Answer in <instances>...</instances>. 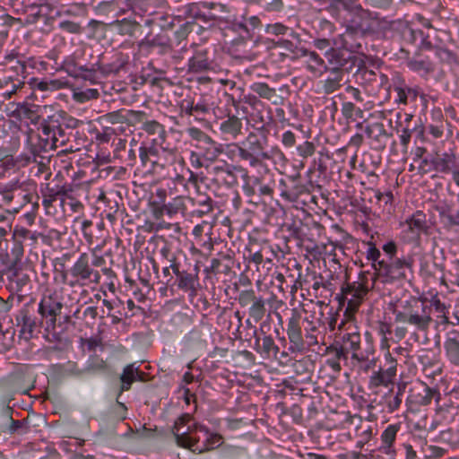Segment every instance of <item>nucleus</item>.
I'll use <instances>...</instances> for the list:
<instances>
[{
	"label": "nucleus",
	"mask_w": 459,
	"mask_h": 459,
	"mask_svg": "<svg viewBox=\"0 0 459 459\" xmlns=\"http://www.w3.org/2000/svg\"><path fill=\"white\" fill-rule=\"evenodd\" d=\"M162 145L163 143H156V142L151 141L150 143H143L142 146L139 147V158L143 167L150 166L151 169L164 167L160 160V148L164 149Z\"/></svg>",
	"instance_id": "obj_20"
},
{
	"label": "nucleus",
	"mask_w": 459,
	"mask_h": 459,
	"mask_svg": "<svg viewBox=\"0 0 459 459\" xmlns=\"http://www.w3.org/2000/svg\"><path fill=\"white\" fill-rule=\"evenodd\" d=\"M13 238L22 251V245L24 242L28 240L34 242L37 239L34 233H32L30 230L23 227H15L13 230Z\"/></svg>",
	"instance_id": "obj_51"
},
{
	"label": "nucleus",
	"mask_w": 459,
	"mask_h": 459,
	"mask_svg": "<svg viewBox=\"0 0 459 459\" xmlns=\"http://www.w3.org/2000/svg\"><path fill=\"white\" fill-rule=\"evenodd\" d=\"M215 66L212 54L207 48L196 49L188 60V70L195 74L214 71Z\"/></svg>",
	"instance_id": "obj_18"
},
{
	"label": "nucleus",
	"mask_w": 459,
	"mask_h": 459,
	"mask_svg": "<svg viewBox=\"0 0 459 459\" xmlns=\"http://www.w3.org/2000/svg\"><path fill=\"white\" fill-rule=\"evenodd\" d=\"M440 393L437 389L429 387L426 384H422L420 390L416 395V403L419 405L426 406L431 403L434 399L437 403L440 400Z\"/></svg>",
	"instance_id": "obj_41"
},
{
	"label": "nucleus",
	"mask_w": 459,
	"mask_h": 459,
	"mask_svg": "<svg viewBox=\"0 0 459 459\" xmlns=\"http://www.w3.org/2000/svg\"><path fill=\"white\" fill-rule=\"evenodd\" d=\"M256 297L257 296L255 295L254 290H244L239 292L237 300L240 307H246L247 306H250L252 302L256 299Z\"/></svg>",
	"instance_id": "obj_62"
},
{
	"label": "nucleus",
	"mask_w": 459,
	"mask_h": 459,
	"mask_svg": "<svg viewBox=\"0 0 459 459\" xmlns=\"http://www.w3.org/2000/svg\"><path fill=\"white\" fill-rule=\"evenodd\" d=\"M135 370L136 367L134 364H128L123 368V372L120 375L121 385L118 395L131 389L133 383L136 381L137 374H135Z\"/></svg>",
	"instance_id": "obj_43"
},
{
	"label": "nucleus",
	"mask_w": 459,
	"mask_h": 459,
	"mask_svg": "<svg viewBox=\"0 0 459 459\" xmlns=\"http://www.w3.org/2000/svg\"><path fill=\"white\" fill-rule=\"evenodd\" d=\"M266 312L265 300L262 296H257L248 308V315L255 323L261 321Z\"/></svg>",
	"instance_id": "obj_47"
},
{
	"label": "nucleus",
	"mask_w": 459,
	"mask_h": 459,
	"mask_svg": "<svg viewBox=\"0 0 459 459\" xmlns=\"http://www.w3.org/2000/svg\"><path fill=\"white\" fill-rule=\"evenodd\" d=\"M68 273L74 279L69 284L74 286L82 281L84 285L86 281L91 283H100V273L94 270L90 264V257L87 253H82L74 265L69 269Z\"/></svg>",
	"instance_id": "obj_8"
},
{
	"label": "nucleus",
	"mask_w": 459,
	"mask_h": 459,
	"mask_svg": "<svg viewBox=\"0 0 459 459\" xmlns=\"http://www.w3.org/2000/svg\"><path fill=\"white\" fill-rule=\"evenodd\" d=\"M342 344L347 348V351H351V359L356 360H368V354L373 353V349L369 347L365 351L360 349V334L358 332L351 331L344 333L342 337Z\"/></svg>",
	"instance_id": "obj_22"
},
{
	"label": "nucleus",
	"mask_w": 459,
	"mask_h": 459,
	"mask_svg": "<svg viewBox=\"0 0 459 459\" xmlns=\"http://www.w3.org/2000/svg\"><path fill=\"white\" fill-rule=\"evenodd\" d=\"M192 140L195 141V147L204 144L211 137L197 127H189L186 130Z\"/></svg>",
	"instance_id": "obj_59"
},
{
	"label": "nucleus",
	"mask_w": 459,
	"mask_h": 459,
	"mask_svg": "<svg viewBox=\"0 0 459 459\" xmlns=\"http://www.w3.org/2000/svg\"><path fill=\"white\" fill-rule=\"evenodd\" d=\"M222 258L223 260H227L229 263L225 264L219 258H212L211 260V265L206 267L204 271L213 274H228L231 271V257L230 255H223Z\"/></svg>",
	"instance_id": "obj_44"
},
{
	"label": "nucleus",
	"mask_w": 459,
	"mask_h": 459,
	"mask_svg": "<svg viewBox=\"0 0 459 459\" xmlns=\"http://www.w3.org/2000/svg\"><path fill=\"white\" fill-rule=\"evenodd\" d=\"M280 186L285 187L284 189L281 190V196L290 203L297 202L299 196L307 191V187L304 185L296 184L294 180L293 185L290 187L287 188L285 181L283 179H281Z\"/></svg>",
	"instance_id": "obj_40"
},
{
	"label": "nucleus",
	"mask_w": 459,
	"mask_h": 459,
	"mask_svg": "<svg viewBox=\"0 0 459 459\" xmlns=\"http://www.w3.org/2000/svg\"><path fill=\"white\" fill-rule=\"evenodd\" d=\"M444 349L447 360L459 367V332L453 330L447 333L444 342Z\"/></svg>",
	"instance_id": "obj_28"
},
{
	"label": "nucleus",
	"mask_w": 459,
	"mask_h": 459,
	"mask_svg": "<svg viewBox=\"0 0 459 459\" xmlns=\"http://www.w3.org/2000/svg\"><path fill=\"white\" fill-rule=\"evenodd\" d=\"M435 54L442 63H446L449 65L457 63L456 55L447 48L437 47L435 48Z\"/></svg>",
	"instance_id": "obj_57"
},
{
	"label": "nucleus",
	"mask_w": 459,
	"mask_h": 459,
	"mask_svg": "<svg viewBox=\"0 0 459 459\" xmlns=\"http://www.w3.org/2000/svg\"><path fill=\"white\" fill-rule=\"evenodd\" d=\"M324 56L325 58V73L342 72L351 74L352 73V65L359 62L357 56L342 48H330L325 52Z\"/></svg>",
	"instance_id": "obj_6"
},
{
	"label": "nucleus",
	"mask_w": 459,
	"mask_h": 459,
	"mask_svg": "<svg viewBox=\"0 0 459 459\" xmlns=\"http://www.w3.org/2000/svg\"><path fill=\"white\" fill-rule=\"evenodd\" d=\"M301 56L308 57L307 69L310 72L315 73L317 70V67H323V69H325V58L324 59L323 57H321L316 52L310 51L305 48L304 51H302ZM323 73H325V70H323L320 73V74H322Z\"/></svg>",
	"instance_id": "obj_49"
},
{
	"label": "nucleus",
	"mask_w": 459,
	"mask_h": 459,
	"mask_svg": "<svg viewBox=\"0 0 459 459\" xmlns=\"http://www.w3.org/2000/svg\"><path fill=\"white\" fill-rule=\"evenodd\" d=\"M251 181L256 190V194L259 195L272 196L273 192L272 187L268 185H263L260 178L255 177L251 179Z\"/></svg>",
	"instance_id": "obj_64"
},
{
	"label": "nucleus",
	"mask_w": 459,
	"mask_h": 459,
	"mask_svg": "<svg viewBox=\"0 0 459 459\" xmlns=\"http://www.w3.org/2000/svg\"><path fill=\"white\" fill-rule=\"evenodd\" d=\"M143 129L150 135H157L151 141L156 142V143H164L166 131L161 124L156 120L146 121L143 125Z\"/></svg>",
	"instance_id": "obj_42"
},
{
	"label": "nucleus",
	"mask_w": 459,
	"mask_h": 459,
	"mask_svg": "<svg viewBox=\"0 0 459 459\" xmlns=\"http://www.w3.org/2000/svg\"><path fill=\"white\" fill-rule=\"evenodd\" d=\"M395 376L394 367H387L386 369L379 368L370 377L369 384L376 387L380 385L388 386V385L393 384Z\"/></svg>",
	"instance_id": "obj_39"
},
{
	"label": "nucleus",
	"mask_w": 459,
	"mask_h": 459,
	"mask_svg": "<svg viewBox=\"0 0 459 459\" xmlns=\"http://www.w3.org/2000/svg\"><path fill=\"white\" fill-rule=\"evenodd\" d=\"M402 225L404 227L403 230L404 241L417 247L421 245V235L428 236L431 232V226L427 221V215L420 210L408 216Z\"/></svg>",
	"instance_id": "obj_5"
},
{
	"label": "nucleus",
	"mask_w": 459,
	"mask_h": 459,
	"mask_svg": "<svg viewBox=\"0 0 459 459\" xmlns=\"http://www.w3.org/2000/svg\"><path fill=\"white\" fill-rule=\"evenodd\" d=\"M90 67H95V82L98 80L97 73L100 72L103 75L107 76L111 74H117L123 67V64H107V65H100V63L98 61L94 64H91Z\"/></svg>",
	"instance_id": "obj_53"
},
{
	"label": "nucleus",
	"mask_w": 459,
	"mask_h": 459,
	"mask_svg": "<svg viewBox=\"0 0 459 459\" xmlns=\"http://www.w3.org/2000/svg\"><path fill=\"white\" fill-rule=\"evenodd\" d=\"M255 350L264 358L276 357L279 352V347L275 344L271 335H264L263 338L256 336L255 331Z\"/></svg>",
	"instance_id": "obj_33"
},
{
	"label": "nucleus",
	"mask_w": 459,
	"mask_h": 459,
	"mask_svg": "<svg viewBox=\"0 0 459 459\" xmlns=\"http://www.w3.org/2000/svg\"><path fill=\"white\" fill-rule=\"evenodd\" d=\"M406 65L411 71L418 73L423 78H427L435 70L433 63L428 58H409L406 61Z\"/></svg>",
	"instance_id": "obj_38"
},
{
	"label": "nucleus",
	"mask_w": 459,
	"mask_h": 459,
	"mask_svg": "<svg viewBox=\"0 0 459 459\" xmlns=\"http://www.w3.org/2000/svg\"><path fill=\"white\" fill-rule=\"evenodd\" d=\"M221 133L226 136V139H237L242 134V119L235 115H228L220 124Z\"/></svg>",
	"instance_id": "obj_30"
},
{
	"label": "nucleus",
	"mask_w": 459,
	"mask_h": 459,
	"mask_svg": "<svg viewBox=\"0 0 459 459\" xmlns=\"http://www.w3.org/2000/svg\"><path fill=\"white\" fill-rule=\"evenodd\" d=\"M29 429L30 427L27 420H15L12 419L8 425V428L5 429V432L4 434L23 435L29 431Z\"/></svg>",
	"instance_id": "obj_54"
},
{
	"label": "nucleus",
	"mask_w": 459,
	"mask_h": 459,
	"mask_svg": "<svg viewBox=\"0 0 459 459\" xmlns=\"http://www.w3.org/2000/svg\"><path fill=\"white\" fill-rule=\"evenodd\" d=\"M358 61L355 65H352V77L355 83L361 86H368L373 82H376L378 77V74L374 70L369 69L365 61L358 56Z\"/></svg>",
	"instance_id": "obj_25"
},
{
	"label": "nucleus",
	"mask_w": 459,
	"mask_h": 459,
	"mask_svg": "<svg viewBox=\"0 0 459 459\" xmlns=\"http://www.w3.org/2000/svg\"><path fill=\"white\" fill-rule=\"evenodd\" d=\"M305 331H306V334H305L306 349L308 347H311L313 345L318 344L317 335L316 334V333L318 332V327L313 326V325L311 327L305 326Z\"/></svg>",
	"instance_id": "obj_63"
},
{
	"label": "nucleus",
	"mask_w": 459,
	"mask_h": 459,
	"mask_svg": "<svg viewBox=\"0 0 459 459\" xmlns=\"http://www.w3.org/2000/svg\"><path fill=\"white\" fill-rule=\"evenodd\" d=\"M265 31L268 34H273L275 36L280 35H290L294 36L295 32L291 28H289L281 23H273V24H267L265 27Z\"/></svg>",
	"instance_id": "obj_56"
},
{
	"label": "nucleus",
	"mask_w": 459,
	"mask_h": 459,
	"mask_svg": "<svg viewBox=\"0 0 459 459\" xmlns=\"http://www.w3.org/2000/svg\"><path fill=\"white\" fill-rule=\"evenodd\" d=\"M454 206L453 203L444 200L434 207L438 214L439 223L446 232L459 231V208L455 210Z\"/></svg>",
	"instance_id": "obj_11"
},
{
	"label": "nucleus",
	"mask_w": 459,
	"mask_h": 459,
	"mask_svg": "<svg viewBox=\"0 0 459 459\" xmlns=\"http://www.w3.org/2000/svg\"><path fill=\"white\" fill-rule=\"evenodd\" d=\"M63 308L61 298L56 294L45 295L39 304L38 312L42 318L47 319V328H55L56 316L60 315Z\"/></svg>",
	"instance_id": "obj_12"
},
{
	"label": "nucleus",
	"mask_w": 459,
	"mask_h": 459,
	"mask_svg": "<svg viewBox=\"0 0 459 459\" xmlns=\"http://www.w3.org/2000/svg\"><path fill=\"white\" fill-rule=\"evenodd\" d=\"M58 27L61 30L71 34H82L83 32V27L79 22L74 21H61Z\"/></svg>",
	"instance_id": "obj_58"
},
{
	"label": "nucleus",
	"mask_w": 459,
	"mask_h": 459,
	"mask_svg": "<svg viewBox=\"0 0 459 459\" xmlns=\"http://www.w3.org/2000/svg\"><path fill=\"white\" fill-rule=\"evenodd\" d=\"M9 281L11 290L21 296L27 295L31 289L30 275L22 270H15L9 276Z\"/></svg>",
	"instance_id": "obj_27"
},
{
	"label": "nucleus",
	"mask_w": 459,
	"mask_h": 459,
	"mask_svg": "<svg viewBox=\"0 0 459 459\" xmlns=\"http://www.w3.org/2000/svg\"><path fill=\"white\" fill-rule=\"evenodd\" d=\"M13 409L9 405H3L0 411V435L5 432V429L8 428L10 421L13 419Z\"/></svg>",
	"instance_id": "obj_60"
},
{
	"label": "nucleus",
	"mask_w": 459,
	"mask_h": 459,
	"mask_svg": "<svg viewBox=\"0 0 459 459\" xmlns=\"http://www.w3.org/2000/svg\"><path fill=\"white\" fill-rule=\"evenodd\" d=\"M329 75L320 81L322 91L325 94H332L342 88L343 85V78L345 73L342 72H328Z\"/></svg>",
	"instance_id": "obj_36"
},
{
	"label": "nucleus",
	"mask_w": 459,
	"mask_h": 459,
	"mask_svg": "<svg viewBox=\"0 0 459 459\" xmlns=\"http://www.w3.org/2000/svg\"><path fill=\"white\" fill-rule=\"evenodd\" d=\"M348 275L346 274V278ZM369 291V287H362L359 284L353 282H345L341 287V293L339 302L342 303L347 300V307L345 310V316L351 319L354 316V314L358 311L359 306L367 297Z\"/></svg>",
	"instance_id": "obj_7"
},
{
	"label": "nucleus",
	"mask_w": 459,
	"mask_h": 459,
	"mask_svg": "<svg viewBox=\"0 0 459 459\" xmlns=\"http://www.w3.org/2000/svg\"><path fill=\"white\" fill-rule=\"evenodd\" d=\"M238 172L243 173V176L247 178L246 169L226 162L212 166L208 173L213 184L229 188L238 184Z\"/></svg>",
	"instance_id": "obj_9"
},
{
	"label": "nucleus",
	"mask_w": 459,
	"mask_h": 459,
	"mask_svg": "<svg viewBox=\"0 0 459 459\" xmlns=\"http://www.w3.org/2000/svg\"><path fill=\"white\" fill-rule=\"evenodd\" d=\"M327 353L332 354L337 360H347L349 351L340 342L335 341L327 348Z\"/></svg>",
	"instance_id": "obj_55"
},
{
	"label": "nucleus",
	"mask_w": 459,
	"mask_h": 459,
	"mask_svg": "<svg viewBox=\"0 0 459 459\" xmlns=\"http://www.w3.org/2000/svg\"><path fill=\"white\" fill-rule=\"evenodd\" d=\"M276 44L290 52L293 55L292 58L301 56L302 51L305 49L303 48H299L296 44L288 39H279Z\"/></svg>",
	"instance_id": "obj_61"
},
{
	"label": "nucleus",
	"mask_w": 459,
	"mask_h": 459,
	"mask_svg": "<svg viewBox=\"0 0 459 459\" xmlns=\"http://www.w3.org/2000/svg\"><path fill=\"white\" fill-rule=\"evenodd\" d=\"M395 131L399 134L402 146L405 149L408 148L413 134L417 138L424 136L423 127L417 121H414L413 115L408 113L402 114L399 112L396 114Z\"/></svg>",
	"instance_id": "obj_10"
},
{
	"label": "nucleus",
	"mask_w": 459,
	"mask_h": 459,
	"mask_svg": "<svg viewBox=\"0 0 459 459\" xmlns=\"http://www.w3.org/2000/svg\"><path fill=\"white\" fill-rule=\"evenodd\" d=\"M413 258L411 256L394 258L386 262L381 260L378 262L377 269V275L382 278L384 283H394L406 280L407 272L412 274Z\"/></svg>",
	"instance_id": "obj_4"
},
{
	"label": "nucleus",
	"mask_w": 459,
	"mask_h": 459,
	"mask_svg": "<svg viewBox=\"0 0 459 459\" xmlns=\"http://www.w3.org/2000/svg\"><path fill=\"white\" fill-rule=\"evenodd\" d=\"M176 17L179 20H186V22H193L200 20L206 22V16L204 10L203 2H187L180 4L179 7H174Z\"/></svg>",
	"instance_id": "obj_23"
},
{
	"label": "nucleus",
	"mask_w": 459,
	"mask_h": 459,
	"mask_svg": "<svg viewBox=\"0 0 459 459\" xmlns=\"http://www.w3.org/2000/svg\"><path fill=\"white\" fill-rule=\"evenodd\" d=\"M60 69L75 79H82L95 83V67H90L87 65H82L77 62L74 56H66L60 65Z\"/></svg>",
	"instance_id": "obj_13"
},
{
	"label": "nucleus",
	"mask_w": 459,
	"mask_h": 459,
	"mask_svg": "<svg viewBox=\"0 0 459 459\" xmlns=\"http://www.w3.org/2000/svg\"><path fill=\"white\" fill-rule=\"evenodd\" d=\"M200 153L208 160H214L218 158L221 150L218 143L210 138L204 144L196 147Z\"/></svg>",
	"instance_id": "obj_48"
},
{
	"label": "nucleus",
	"mask_w": 459,
	"mask_h": 459,
	"mask_svg": "<svg viewBox=\"0 0 459 459\" xmlns=\"http://www.w3.org/2000/svg\"><path fill=\"white\" fill-rule=\"evenodd\" d=\"M431 163L436 171L443 174H449L451 170H454L459 165L456 156L452 151L437 153L432 159Z\"/></svg>",
	"instance_id": "obj_26"
},
{
	"label": "nucleus",
	"mask_w": 459,
	"mask_h": 459,
	"mask_svg": "<svg viewBox=\"0 0 459 459\" xmlns=\"http://www.w3.org/2000/svg\"><path fill=\"white\" fill-rule=\"evenodd\" d=\"M250 88L260 98L271 100L273 105H279L282 102V98L277 95L276 90L271 88L265 82H254Z\"/></svg>",
	"instance_id": "obj_37"
},
{
	"label": "nucleus",
	"mask_w": 459,
	"mask_h": 459,
	"mask_svg": "<svg viewBox=\"0 0 459 459\" xmlns=\"http://www.w3.org/2000/svg\"><path fill=\"white\" fill-rule=\"evenodd\" d=\"M267 136L265 134L257 135L250 133L242 146L238 148V158L247 162L251 167L260 166L264 160H269L271 156L265 151Z\"/></svg>",
	"instance_id": "obj_3"
},
{
	"label": "nucleus",
	"mask_w": 459,
	"mask_h": 459,
	"mask_svg": "<svg viewBox=\"0 0 459 459\" xmlns=\"http://www.w3.org/2000/svg\"><path fill=\"white\" fill-rule=\"evenodd\" d=\"M405 388L406 385L404 383H399L396 386V390L393 387L383 395L382 398L385 406L389 413H393L400 408Z\"/></svg>",
	"instance_id": "obj_31"
},
{
	"label": "nucleus",
	"mask_w": 459,
	"mask_h": 459,
	"mask_svg": "<svg viewBox=\"0 0 459 459\" xmlns=\"http://www.w3.org/2000/svg\"><path fill=\"white\" fill-rule=\"evenodd\" d=\"M176 284L179 290L188 292L191 297H195L199 285L198 273H192L182 270L181 275L176 278Z\"/></svg>",
	"instance_id": "obj_32"
},
{
	"label": "nucleus",
	"mask_w": 459,
	"mask_h": 459,
	"mask_svg": "<svg viewBox=\"0 0 459 459\" xmlns=\"http://www.w3.org/2000/svg\"><path fill=\"white\" fill-rule=\"evenodd\" d=\"M371 12L363 8L361 12H358L350 15L345 22V33L346 37H353L356 35L364 36L369 30V20Z\"/></svg>",
	"instance_id": "obj_15"
},
{
	"label": "nucleus",
	"mask_w": 459,
	"mask_h": 459,
	"mask_svg": "<svg viewBox=\"0 0 459 459\" xmlns=\"http://www.w3.org/2000/svg\"><path fill=\"white\" fill-rule=\"evenodd\" d=\"M198 429L203 435L204 440L202 441V446H195L194 453L203 454L215 449L222 444V437L221 435L211 433L205 426H199Z\"/></svg>",
	"instance_id": "obj_29"
},
{
	"label": "nucleus",
	"mask_w": 459,
	"mask_h": 459,
	"mask_svg": "<svg viewBox=\"0 0 459 459\" xmlns=\"http://www.w3.org/2000/svg\"><path fill=\"white\" fill-rule=\"evenodd\" d=\"M193 22H186L175 30L174 39H171V41L174 42V51L181 52L186 50V39L188 35L193 31Z\"/></svg>",
	"instance_id": "obj_34"
},
{
	"label": "nucleus",
	"mask_w": 459,
	"mask_h": 459,
	"mask_svg": "<svg viewBox=\"0 0 459 459\" xmlns=\"http://www.w3.org/2000/svg\"><path fill=\"white\" fill-rule=\"evenodd\" d=\"M204 9L209 10L206 13V22H214L223 31L234 15L230 13V8L228 4L216 2H203Z\"/></svg>",
	"instance_id": "obj_14"
},
{
	"label": "nucleus",
	"mask_w": 459,
	"mask_h": 459,
	"mask_svg": "<svg viewBox=\"0 0 459 459\" xmlns=\"http://www.w3.org/2000/svg\"><path fill=\"white\" fill-rule=\"evenodd\" d=\"M186 210V198L183 196H177L168 204H163L161 205V212H166L169 216H173L179 212L185 213Z\"/></svg>",
	"instance_id": "obj_46"
},
{
	"label": "nucleus",
	"mask_w": 459,
	"mask_h": 459,
	"mask_svg": "<svg viewBox=\"0 0 459 459\" xmlns=\"http://www.w3.org/2000/svg\"><path fill=\"white\" fill-rule=\"evenodd\" d=\"M16 321L20 329V336L26 341L30 340L34 336L36 330L39 329L42 321L39 322L35 316L30 315L27 308H22L16 316Z\"/></svg>",
	"instance_id": "obj_24"
},
{
	"label": "nucleus",
	"mask_w": 459,
	"mask_h": 459,
	"mask_svg": "<svg viewBox=\"0 0 459 459\" xmlns=\"http://www.w3.org/2000/svg\"><path fill=\"white\" fill-rule=\"evenodd\" d=\"M420 88L417 85H406L400 91H398L395 102L398 104L407 105L410 101H415L420 95Z\"/></svg>",
	"instance_id": "obj_45"
},
{
	"label": "nucleus",
	"mask_w": 459,
	"mask_h": 459,
	"mask_svg": "<svg viewBox=\"0 0 459 459\" xmlns=\"http://www.w3.org/2000/svg\"><path fill=\"white\" fill-rule=\"evenodd\" d=\"M299 318V314L293 310L292 316L288 321L287 335L290 341L289 351L290 352H302L306 350V342L302 336Z\"/></svg>",
	"instance_id": "obj_16"
},
{
	"label": "nucleus",
	"mask_w": 459,
	"mask_h": 459,
	"mask_svg": "<svg viewBox=\"0 0 459 459\" xmlns=\"http://www.w3.org/2000/svg\"><path fill=\"white\" fill-rule=\"evenodd\" d=\"M145 116L143 111H134L129 109H118L103 115L100 119L105 124H127L133 125L142 122Z\"/></svg>",
	"instance_id": "obj_19"
},
{
	"label": "nucleus",
	"mask_w": 459,
	"mask_h": 459,
	"mask_svg": "<svg viewBox=\"0 0 459 459\" xmlns=\"http://www.w3.org/2000/svg\"><path fill=\"white\" fill-rule=\"evenodd\" d=\"M178 424H185V420L183 418H179L178 421L175 422V425L173 427V434L175 437L176 443L183 446L185 448H187L194 452L195 446H202L201 439L204 440L203 436H201L202 433H200V430L198 427L199 424L195 425V429L191 430L190 432H183L179 433Z\"/></svg>",
	"instance_id": "obj_17"
},
{
	"label": "nucleus",
	"mask_w": 459,
	"mask_h": 459,
	"mask_svg": "<svg viewBox=\"0 0 459 459\" xmlns=\"http://www.w3.org/2000/svg\"><path fill=\"white\" fill-rule=\"evenodd\" d=\"M400 429L398 424L389 425L381 434L382 446L379 447V451L383 454L393 455L394 449L393 444L395 440L396 434Z\"/></svg>",
	"instance_id": "obj_35"
},
{
	"label": "nucleus",
	"mask_w": 459,
	"mask_h": 459,
	"mask_svg": "<svg viewBox=\"0 0 459 459\" xmlns=\"http://www.w3.org/2000/svg\"><path fill=\"white\" fill-rule=\"evenodd\" d=\"M141 48L152 50V48H158L159 53L166 55L174 51V42L171 41L168 33L165 30H161L160 33L152 36L144 38L140 43Z\"/></svg>",
	"instance_id": "obj_21"
},
{
	"label": "nucleus",
	"mask_w": 459,
	"mask_h": 459,
	"mask_svg": "<svg viewBox=\"0 0 459 459\" xmlns=\"http://www.w3.org/2000/svg\"><path fill=\"white\" fill-rule=\"evenodd\" d=\"M186 200L193 203V204L198 205V208L192 211L193 216L202 218L204 215L208 214L212 210V200L210 197H205L204 199L199 200L196 203L192 198H187Z\"/></svg>",
	"instance_id": "obj_52"
},
{
	"label": "nucleus",
	"mask_w": 459,
	"mask_h": 459,
	"mask_svg": "<svg viewBox=\"0 0 459 459\" xmlns=\"http://www.w3.org/2000/svg\"><path fill=\"white\" fill-rule=\"evenodd\" d=\"M431 306L424 301L412 299L406 301L403 310H394L395 322L412 325L416 330L427 332L432 323Z\"/></svg>",
	"instance_id": "obj_2"
},
{
	"label": "nucleus",
	"mask_w": 459,
	"mask_h": 459,
	"mask_svg": "<svg viewBox=\"0 0 459 459\" xmlns=\"http://www.w3.org/2000/svg\"><path fill=\"white\" fill-rule=\"evenodd\" d=\"M262 27L263 22L260 17L250 14L248 11H245L240 15H234L223 30L229 51L238 56H245L258 45L255 33Z\"/></svg>",
	"instance_id": "obj_1"
},
{
	"label": "nucleus",
	"mask_w": 459,
	"mask_h": 459,
	"mask_svg": "<svg viewBox=\"0 0 459 459\" xmlns=\"http://www.w3.org/2000/svg\"><path fill=\"white\" fill-rule=\"evenodd\" d=\"M332 7L338 10L342 9L346 11L349 15L361 12L363 9V6L359 0H335L332 4Z\"/></svg>",
	"instance_id": "obj_50"
}]
</instances>
